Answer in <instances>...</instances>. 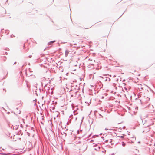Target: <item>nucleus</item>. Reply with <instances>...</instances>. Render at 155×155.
I'll return each instance as SVG.
<instances>
[{"label": "nucleus", "mask_w": 155, "mask_h": 155, "mask_svg": "<svg viewBox=\"0 0 155 155\" xmlns=\"http://www.w3.org/2000/svg\"><path fill=\"white\" fill-rule=\"evenodd\" d=\"M25 120L24 119H21L19 120V122L20 123V126H24L25 125Z\"/></svg>", "instance_id": "f257e3e1"}, {"label": "nucleus", "mask_w": 155, "mask_h": 155, "mask_svg": "<svg viewBox=\"0 0 155 155\" xmlns=\"http://www.w3.org/2000/svg\"><path fill=\"white\" fill-rule=\"evenodd\" d=\"M69 53V51L68 50H66L65 51V56L67 57Z\"/></svg>", "instance_id": "f03ea898"}, {"label": "nucleus", "mask_w": 155, "mask_h": 155, "mask_svg": "<svg viewBox=\"0 0 155 155\" xmlns=\"http://www.w3.org/2000/svg\"><path fill=\"white\" fill-rule=\"evenodd\" d=\"M55 41H56L55 40L51 41L48 43V45H50V44H51L55 42Z\"/></svg>", "instance_id": "7ed1b4c3"}, {"label": "nucleus", "mask_w": 155, "mask_h": 155, "mask_svg": "<svg viewBox=\"0 0 155 155\" xmlns=\"http://www.w3.org/2000/svg\"><path fill=\"white\" fill-rule=\"evenodd\" d=\"M73 117V115L72 114L71 115L69 116V120H71V119H73V117Z\"/></svg>", "instance_id": "20e7f679"}, {"label": "nucleus", "mask_w": 155, "mask_h": 155, "mask_svg": "<svg viewBox=\"0 0 155 155\" xmlns=\"http://www.w3.org/2000/svg\"><path fill=\"white\" fill-rule=\"evenodd\" d=\"M127 109L128 110V112L130 111V107H127Z\"/></svg>", "instance_id": "39448f33"}, {"label": "nucleus", "mask_w": 155, "mask_h": 155, "mask_svg": "<svg viewBox=\"0 0 155 155\" xmlns=\"http://www.w3.org/2000/svg\"><path fill=\"white\" fill-rule=\"evenodd\" d=\"M83 118H84V117H82V119L81 121V124H80V126H81V123H82V122L83 121Z\"/></svg>", "instance_id": "423d86ee"}, {"label": "nucleus", "mask_w": 155, "mask_h": 155, "mask_svg": "<svg viewBox=\"0 0 155 155\" xmlns=\"http://www.w3.org/2000/svg\"><path fill=\"white\" fill-rule=\"evenodd\" d=\"M75 110H74L73 111V113L74 114V115H75L76 114V113H75Z\"/></svg>", "instance_id": "0eeeda50"}, {"label": "nucleus", "mask_w": 155, "mask_h": 155, "mask_svg": "<svg viewBox=\"0 0 155 155\" xmlns=\"http://www.w3.org/2000/svg\"><path fill=\"white\" fill-rule=\"evenodd\" d=\"M66 124L67 125H68L69 124V122H68V121L66 123Z\"/></svg>", "instance_id": "6e6552de"}, {"label": "nucleus", "mask_w": 155, "mask_h": 155, "mask_svg": "<svg viewBox=\"0 0 155 155\" xmlns=\"http://www.w3.org/2000/svg\"><path fill=\"white\" fill-rule=\"evenodd\" d=\"M148 87L151 91H152V92H153V91L149 87Z\"/></svg>", "instance_id": "1a4fd4ad"}, {"label": "nucleus", "mask_w": 155, "mask_h": 155, "mask_svg": "<svg viewBox=\"0 0 155 155\" xmlns=\"http://www.w3.org/2000/svg\"><path fill=\"white\" fill-rule=\"evenodd\" d=\"M122 144L123 146H124L125 145V144L124 143H123V144Z\"/></svg>", "instance_id": "9d476101"}, {"label": "nucleus", "mask_w": 155, "mask_h": 155, "mask_svg": "<svg viewBox=\"0 0 155 155\" xmlns=\"http://www.w3.org/2000/svg\"><path fill=\"white\" fill-rule=\"evenodd\" d=\"M32 57V56L31 55H29V56L28 57L29 58H31Z\"/></svg>", "instance_id": "9b49d317"}, {"label": "nucleus", "mask_w": 155, "mask_h": 155, "mask_svg": "<svg viewBox=\"0 0 155 155\" xmlns=\"http://www.w3.org/2000/svg\"><path fill=\"white\" fill-rule=\"evenodd\" d=\"M123 84L124 85V86L126 85V84L124 83H123Z\"/></svg>", "instance_id": "f8f14e48"}, {"label": "nucleus", "mask_w": 155, "mask_h": 155, "mask_svg": "<svg viewBox=\"0 0 155 155\" xmlns=\"http://www.w3.org/2000/svg\"><path fill=\"white\" fill-rule=\"evenodd\" d=\"M80 143H81V142L79 141V142H78L76 143V144Z\"/></svg>", "instance_id": "ddd939ff"}, {"label": "nucleus", "mask_w": 155, "mask_h": 155, "mask_svg": "<svg viewBox=\"0 0 155 155\" xmlns=\"http://www.w3.org/2000/svg\"><path fill=\"white\" fill-rule=\"evenodd\" d=\"M66 75H68V73H66Z\"/></svg>", "instance_id": "4468645a"}, {"label": "nucleus", "mask_w": 155, "mask_h": 155, "mask_svg": "<svg viewBox=\"0 0 155 155\" xmlns=\"http://www.w3.org/2000/svg\"><path fill=\"white\" fill-rule=\"evenodd\" d=\"M110 80H111V79H110V78H108V81H110Z\"/></svg>", "instance_id": "2eb2a0df"}, {"label": "nucleus", "mask_w": 155, "mask_h": 155, "mask_svg": "<svg viewBox=\"0 0 155 155\" xmlns=\"http://www.w3.org/2000/svg\"><path fill=\"white\" fill-rule=\"evenodd\" d=\"M73 96V94H71V97H72Z\"/></svg>", "instance_id": "dca6fc26"}, {"label": "nucleus", "mask_w": 155, "mask_h": 155, "mask_svg": "<svg viewBox=\"0 0 155 155\" xmlns=\"http://www.w3.org/2000/svg\"><path fill=\"white\" fill-rule=\"evenodd\" d=\"M116 77V76L115 75H114L113 76V78H115Z\"/></svg>", "instance_id": "f3484780"}, {"label": "nucleus", "mask_w": 155, "mask_h": 155, "mask_svg": "<svg viewBox=\"0 0 155 155\" xmlns=\"http://www.w3.org/2000/svg\"><path fill=\"white\" fill-rule=\"evenodd\" d=\"M143 87H140V89H143Z\"/></svg>", "instance_id": "a211bd4d"}, {"label": "nucleus", "mask_w": 155, "mask_h": 155, "mask_svg": "<svg viewBox=\"0 0 155 155\" xmlns=\"http://www.w3.org/2000/svg\"><path fill=\"white\" fill-rule=\"evenodd\" d=\"M15 127V128H13V129H15V130H16V129H17V128H16V127Z\"/></svg>", "instance_id": "6ab92c4d"}, {"label": "nucleus", "mask_w": 155, "mask_h": 155, "mask_svg": "<svg viewBox=\"0 0 155 155\" xmlns=\"http://www.w3.org/2000/svg\"><path fill=\"white\" fill-rule=\"evenodd\" d=\"M16 62H15L14 63V64H16Z\"/></svg>", "instance_id": "aec40b11"}, {"label": "nucleus", "mask_w": 155, "mask_h": 155, "mask_svg": "<svg viewBox=\"0 0 155 155\" xmlns=\"http://www.w3.org/2000/svg\"><path fill=\"white\" fill-rule=\"evenodd\" d=\"M125 81V80H124H124H123V81H123V82H124V81Z\"/></svg>", "instance_id": "412c9836"}, {"label": "nucleus", "mask_w": 155, "mask_h": 155, "mask_svg": "<svg viewBox=\"0 0 155 155\" xmlns=\"http://www.w3.org/2000/svg\"><path fill=\"white\" fill-rule=\"evenodd\" d=\"M76 119H77V117H75V120H76Z\"/></svg>", "instance_id": "4be33fe9"}, {"label": "nucleus", "mask_w": 155, "mask_h": 155, "mask_svg": "<svg viewBox=\"0 0 155 155\" xmlns=\"http://www.w3.org/2000/svg\"><path fill=\"white\" fill-rule=\"evenodd\" d=\"M25 45L24 44V46H23L24 49V48H25Z\"/></svg>", "instance_id": "5701e85b"}, {"label": "nucleus", "mask_w": 155, "mask_h": 155, "mask_svg": "<svg viewBox=\"0 0 155 155\" xmlns=\"http://www.w3.org/2000/svg\"><path fill=\"white\" fill-rule=\"evenodd\" d=\"M25 126H28V124H26V125H25Z\"/></svg>", "instance_id": "b1692460"}, {"label": "nucleus", "mask_w": 155, "mask_h": 155, "mask_svg": "<svg viewBox=\"0 0 155 155\" xmlns=\"http://www.w3.org/2000/svg\"><path fill=\"white\" fill-rule=\"evenodd\" d=\"M12 35H11V37H12Z\"/></svg>", "instance_id": "393cba45"}, {"label": "nucleus", "mask_w": 155, "mask_h": 155, "mask_svg": "<svg viewBox=\"0 0 155 155\" xmlns=\"http://www.w3.org/2000/svg\"><path fill=\"white\" fill-rule=\"evenodd\" d=\"M107 81V79H106L105 80V81Z\"/></svg>", "instance_id": "a878e982"}, {"label": "nucleus", "mask_w": 155, "mask_h": 155, "mask_svg": "<svg viewBox=\"0 0 155 155\" xmlns=\"http://www.w3.org/2000/svg\"><path fill=\"white\" fill-rule=\"evenodd\" d=\"M71 21H72V19H71Z\"/></svg>", "instance_id": "bb28decb"}, {"label": "nucleus", "mask_w": 155, "mask_h": 155, "mask_svg": "<svg viewBox=\"0 0 155 155\" xmlns=\"http://www.w3.org/2000/svg\"><path fill=\"white\" fill-rule=\"evenodd\" d=\"M72 90H70L69 91V92H71V91Z\"/></svg>", "instance_id": "cd10ccee"}, {"label": "nucleus", "mask_w": 155, "mask_h": 155, "mask_svg": "<svg viewBox=\"0 0 155 155\" xmlns=\"http://www.w3.org/2000/svg\"><path fill=\"white\" fill-rule=\"evenodd\" d=\"M110 77H111V75H110Z\"/></svg>", "instance_id": "c85d7f7f"}, {"label": "nucleus", "mask_w": 155, "mask_h": 155, "mask_svg": "<svg viewBox=\"0 0 155 155\" xmlns=\"http://www.w3.org/2000/svg\"><path fill=\"white\" fill-rule=\"evenodd\" d=\"M40 91H41V90L40 89H39Z\"/></svg>", "instance_id": "c756f323"}, {"label": "nucleus", "mask_w": 155, "mask_h": 155, "mask_svg": "<svg viewBox=\"0 0 155 155\" xmlns=\"http://www.w3.org/2000/svg\"><path fill=\"white\" fill-rule=\"evenodd\" d=\"M46 86V85L45 86Z\"/></svg>", "instance_id": "7c9ffc66"}, {"label": "nucleus", "mask_w": 155, "mask_h": 155, "mask_svg": "<svg viewBox=\"0 0 155 155\" xmlns=\"http://www.w3.org/2000/svg\"><path fill=\"white\" fill-rule=\"evenodd\" d=\"M66 127H65V129H66Z\"/></svg>", "instance_id": "2f4dec72"}, {"label": "nucleus", "mask_w": 155, "mask_h": 155, "mask_svg": "<svg viewBox=\"0 0 155 155\" xmlns=\"http://www.w3.org/2000/svg\"><path fill=\"white\" fill-rule=\"evenodd\" d=\"M99 115L100 116H101V115L100 114H99Z\"/></svg>", "instance_id": "473e14b6"}, {"label": "nucleus", "mask_w": 155, "mask_h": 155, "mask_svg": "<svg viewBox=\"0 0 155 155\" xmlns=\"http://www.w3.org/2000/svg\"><path fill=\"white\" fill-rule=\"evenodd\" d=\"M147 126H149V125H147Z\"/></svg>", "instance_id": "72a5a7b5"}]
</instances>
